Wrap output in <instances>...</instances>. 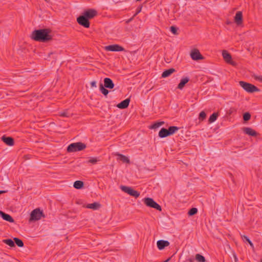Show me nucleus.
<instances>
[{
    "label": "nucleus",
    "instance_id": "nucleus-1",
    "mask_svg": "<svg viewBox=\"0 0 262 262\" xmlns=\"http://www.w3.org/2000/svg\"><path fill=\"white\" fill-rule=\"evenodd\" d=\"M32 38L36 41L46 42L51 40L52 36L48 29H40L33 31Z\"/></svg>",
    "mask_w": 262,
    "mask_h": 262
},
{
    "label": "nucleus",
    "instance_id": "nucleus-2",
    "mask_svg": "<svg viewBox=\"0 0 262 262\" xmlns=\"http://www.w3.org/2000/svg\"><path fill=\"white\" fill-rule=\"evenodd\" d=\"M86 147V145L81 142L74 143L70 144L67 148L69 152L80 151Z\"/></svg>",
    "mask_w": 262,
    "mask_h": 262
},
{
    "label": "nucleus",
    "instance_id": "nucleus-3",
    "mask_svg": "<svg viewBox=\"0 0 262 262\" xmlns=\"http://www.w3.org/2000/svg\"><path fill=\"white\" fill-rule=\"evenodd\" d=\"M239 85L243 89L248 93L259 91V89L254 85L243 81H239Z\"/></svg>",
    "mask_w": 262,
    "mask_h": 262
},
{
    "label": "nucleus",
    "instance_id": "nucleus-4",
    "mask_svg": "<svg viewBox=\"0 0 262 262\" xmlns=\"http://www.w3.org/2000/svg\"><path fill=\"white\" fill-rule=\"evenodd\" d=\"M143 201L147 207L153 208L159 211L162 210L161 207L152 198H145L143 200Z\"/></svg>",
    "mask_w": 262,
    "mask_h": 262
},
{
    "label": "nucleus",
    "instance_id": "nucleus-5",
    "mask_svg": "<svg viewBox=\"0 0 262 262\" xmlns=\"http://www.w3.org/2000/svg\"><path fill=\"white\" fill-rule=\"evenodd\" d=\"M121 189L125 193L129 194L131 196H134L136 198H138L140 195V193L134 189L130 187L121 186Z\"/></svg>",
    "mask_w": 262,
    "mask_h": 262
},
{
    "label": "nucleus",
    "instance_id": "nucleus-6",
    "mask_svg": "<svg viewBox=\"0 0 262 262\" xmlns=\"http://www.w3.org/2000/svg\"><path fill=\"white\" fill-rule=\"evenodd\" d=\"M42 216V212L39 209L33 210L30 214V221H37L40 220Z\"/></svg>",
    "mask_w": 262,
    "mask_h": 262
},
{
    "label": "nucleus",
    "instance_id": "nucleus-7",
    "mask_svg": "<svg viewBox=\"0 0 262 262\" xmlns=\"http://www.w3.org/2000/svg\"><path fill=\"white\" fill-rule=\"evenodd\" d=\"M89 19L86 17L84 15L78 17L77 19V21L79 24L84 27L85 28H89L90 23Z\"/></svg>",
    "mask_w": 262,
    "mask_h": 262
},
{
    "label": "nucleus",
    "instance_id": "nucleus-8",
    "mask_svg": "<svg viewBox=\"0 0 262 262\" xmlns=\"http://www.w3.org/2000/svg\"><path fill=\"white\" fill-rule=\"evenodd\" d=\"M222 56L226 62L232 66H235L236 63L232 61L231 55L226 50H223L222 52Z\"/></svg>",
    "mask_w": 262,
    "mask_h": 262
},
{
    "label": "nucleus",
    "instance_id": "nucleus-9",
    "mask_svg": "<svg viewBox=\"0 0 262 262\" xmlns=\"http://www.w3.org/2000/svg\"><path fill=\"white\" fill-rule=\"evenodd\" d=\"M190 57L193 60L203 59L204 57L198 49H193L190 52Z\"/></svg>",
    "mask_w": 262,
    "mask_h": 262
},
{
    "label": "nucleus",
    "instance_id": "nucleus-10",
    "mask_svg": "<svg viewBox=\"0 0 262 262\" xmlns=\"http://www.w3.org/2000/svg\"><path fill=\"white\" fill-rule=\"evenodd\" d=\"M105 50L107 51H122L124 50L123 48L118 45H112L105 47Z\"/></svg>",
    "mask_w": 262,
    "mask_h": 262
},
{
    "label": "nucleus",
    "instance_id": "nucleus-11",
    "mask_svg": "<svg viewBox=\"0 0 262 262\" xmlns=\"http://www.w3.org/2000/svg\"><path fill=\"white\" fill-rule=\"evenodd\" d=\"M97 14V11L94 9H89L85 11L83 15L88 19H91L95 16Z\"/></svg>",
    "mask_w": 262,
    "mask_h": 262
},
{
    "label": "nucleus",
    "instance_id": "nucleus-12",
    "mask_svg": "<svg viewBox=\"0 0 262 262\" xmlns=\"http://www.w3.org/2000/svg\"><path fill=\"white\" fill-rule=\"evenodd\" d=\"M157 247L160 250H163L165 247H167L169 245L170 243L167 241L164 240H159L157 243Z\"/></svg>",
    "mask_w": 262,
    "mask_h": 262
},
{
    "label": "nucleus",
    "instance_id": "nucleus-13",
    "mask_svg": "<svg viewBox=\"0 0 262 262\" xmlns=\"http://www.w3.org/2000/svg\"><path fill=\"white\" fill-rule=\"evenodd\" d=\"M104 86L105 88L112 89L114 87V84L113 81L110 78H105L104 79Z\"/></svg>",
    "mask_w": 262,
    "mask_h": 262
},
{
    "label": "nucleus",
    "instance_id": "nucleus-14",
    "mask_svg": "<svg viewBox=\"0 0 262 262\" xmlns=\"http://www.w3.org/2000/svg\"><path fill=\"white\" fill-rule=\"evenodd\" d=\"M0 215L5 221L10 223H13L14 222L13 219L8 214H6L2 211H0Z\"/></svg>",
    "mask_w": 262,
    "mask_h": 262
},
{
    "label": "nucleus",
    "instance_id": "nucleus-15",
    "mask_svg": "<svg viewBox=\"0 0 262 262\" xmlns=\"http://www.w3.org/2000/svg\"><path fill=\"white\" fill-rule=\"evenodd\" d=\"M129 102L130 100L129 99H126L124 100L121 102L120 103H119V104H118L117 106L121 109L125 108L127 107V106H128Z\"/></svg>",
    "mask_w": 262,
    "mask_h": 262
},
{
    "label": "nucleus",
    "instance_id": "nucleus-16",
    "mask_svg": "<svg viewBox=\"0 0 262 262\" xmlns=\"http://www.w3.org/2000/svg\"><path fill=\"white\" fill-rule=\"evenodd\" d=\"M114 155L115 156H117L118 157V160H121L124 163H129V159L128 157H126L125 156H124L122 154H120L118 152L114 153Z\"/></svg>",
    "mask_w": 262,
    "mask_h": 262
},
{
    "label": "nucleus",
    "instance_id": "nucleus-17",
    "mask_svg": "<svg viewBox=\"0 0 262 262\" xmlns=\"http://www.w3.org/2000/svg\"><path fill=\"white\" fill-rule=\"evenodd\" d=\"M189 78L188 77L183 78L179 84L178 85V89L182 90L184 87L185 85L189 81Z\"/></svg>",
    "mask_w": 262,
    "mask_h": 262
},
{
    "label": "nucleus",
    "instance_id": "nucleus-18",
    "mask_svg": "<svg viewBox=\"0 0 262 262\" xmlns=\"http://www.w3.org/2000/svg\"><path fill=\"white\" fill-rule=\"evenodd\" d=\"M235 21L237 25H239L242 21V13L241 11H238L235 16Z\"/></svg>",
    "mask_w": 262,
    "mask_h": 262
},
{
    "label": "nucleus",
    "instance_id": "nucleus-19",
    "mask_svg": "<svg viewBox=\"0 0 262 262\" xmlns=\"http://www.w3.org/2000/svg\"><path fill=\"white\" fill-rule=\"evenodd\" d=\"M2 140L8 145L12 146L14 144L13 139L11 137H3Z\"/></svg>",
    "mask_w": 262,
    "mask_h": 262
},
{
    "label": "nucleus",
    "instance_id": "nucleus-20",
    "mask_svg": "<svg viewBox=\"0 0 262 262\" xmlns=\"http://www.w3.org/2000/svg\"><path fill=\"white\" fill-rule=\"evenodd\" d=\"M159 136L160 138H165L169 136V134L168 133L167 129L162 128L159 133Z\"/></svg>",
    "mask_w": 262,
    "mask_h": 262
},
{
    "label": "nucleus",
    "instance_id": "nucleus-21",
    "mask_svg": "<svg viewBox=\"0 0 262 262\" xmlns=\"http://www.w3.org/2000/svg\"><path fill=\"white\" fill-rule=\"evenodd\" d=\"M244 132L249 135L252 136H255L256 135V133L253 129L250 127H246L244 128Z\"/></svg>",
    "mask_w": 262,
    "mask_h": 262
},
{
    "label": "nucleus",
    "instance_id": "nucleus-22",
    "mask_svg": "<svg viewBox=\"0 0 262 262\" xmlns=\"http://www.w3.org/2000/svg\"><path fill=\"white\" fill-rule=\"evenodd\" d=\"M174 69L171 68L168 70H165L164 71L162 74V77L163 78H165L170 76L172 73L174 72Z\"/></svg>",
    "mask_w": 262,
    "mask_h": 262
},
{
    "label": "nucleus",
    "instance_id": "nucleus-23",
    "mask_svg": "<svg viewBox=\"0 0 262 262\" xmlns=\"http://www.w3.org/2000/svg\"><path fill=\"white\" fill-rule=\"evenodd\" d=\"M100 207V204L98 203H93L91 204H88L86 205V207L87 208L92 209L93 210H96L98 209Z\"/></svg>",
    "mask_w": 262,
    "mask_h": 262
},
{
    "label": "nucleus",
    "instance_id": "nucleus-24",
    "mask_svg": "<svg viewBox=\"0 0 262 262\" xmlns=\"http://www.w3.org/2000/svg\"><path fill=\"white\" fill-rule=\"evenodd\" d=\"M179 128L177 126H170L167 129L168 133L169 134V136L173 134L174 133H176L177 130H178Z\"/></svg>",
    "mask_w": 262,
    "mask_h": 262
},
{
    "label": "nucleus",
    "instance_id": "nucleus-25",
    "mask_svg": "<svg viewBox=\"0 0 262 262\" xmlns=\"http://www.w3.org/2000/svg\"><path fill=\"white\" fill-rule=\"evenodd\" d=\"M99 89L100 92L104 95L106 96L108 93V91L105 88V86H103V85L101 83L99 85Z\"/></svg>",
    "mask_w": 262,
    "mask_h": 262
},
{
    "label": "nucleus",
    "instance_id": "nucleus-26",
    "mask_svg": "<svg viewBox=\"0 0 262 262\" xmlns=\"http://www.w3.org/2000/svg\"><path fill=\"white\" fill-rule=\"evenodd\" d=\"M83 186V183L80 181H76L74 183V187L76 189H80Z\"/></svg>",
    "mask_w": 262,
    "mask_h": 262
},
{
    "label": "nucleus",
    "instance_id": "nucleus-27",
    "mask_svg": "<svg viewBox=\"0 0 262 262\" xmlns=\"http://www.w3.org/2000/svg\"><path fill=\"white\" fill-rule=\"evenodd\" d=\"M3 242L11 247H13L15 245L14 242L11 239H4Z\"/></svg>",
    "mask_w": 262,
    "mask_h": 262
},
{
    "label": "nucleus",
    "instance_id": "nucleus-28",
    "mask_svg": "<svg viewBox=\"0 0 262 262\" xmlns=\"http://www.w3.org/2000/svg\"><path fill=\"white\" fill-rule=\"evenodd\" d=\"M217 116H218L217 113H214L212 114L210 116V118L209 119V122L212 123V122H214L216 120Z\"/></svg>",
    "mask_w": 262,
    "mask_h": 262
},
{
    "label": "nucleus",
    "instance_id": "nucleus-29",
    "mask_svg": "<svg viewBox=\"0 0 262 262\" xmlns=\"http://www.w3.org/2000/svg\"><path fill=\"white\" fill-rule=\"evenodd\" d=\"M164 122L163 121L157 122L152 124L150 128L152 129H157L162 126Z\"/></svg>",
    "mask_w": 262,
    "mask_h": 262
},
{
    "label": "nucleus",
    "instance_id": "nucleus-30",
    "mask_svg": "<svg viewBox=\"0 0 262 262\" xmlns=\"http://www.w3.org/2000/svg\"><path fill=\"white\" fill-rule=\"evenodd\" d=\"M195 259L196 260L200 262H205L206 260L205 257L200 254H196Z\"/></svg>",
    "mask_w": 262,
    "mask_h": 262
},
{
    "label": "nucleus",
    "instance_id": "nucleus-31",
    "mask_svg": "<svg viewBox=\"0 0 262 262\" xmlns=\"http://www.w3.org/2000/svg\"><path fill=\"white\" fill-rule=\"evenodd\" d=\"M14 240L16 244L19 247H22L24 246L23 242L21 240L18 239V238H14Z\"/></svg>",
    "mask_w": 262,
    "mask_h": 262
},
{
    "label": "nucleus",
    "instance_id": "nucleus-32",
    "mask_svg": "<svg viewBox=\"0 0 262 262\" xmlns=\"http://www.w3.org/2000/svg\"><path fill=\"white\" fill-rule=\"evenodd\" d=\"M198 212V209L196 208H192L188 212L189 215H193L195 214Z\"/></svg>",
    "mask_w": 262,
    "mask_h": 262
},
{
    "label": "nucleus",
    "instance_id": "nucleus-33",
    "mask_svg": "<svg viewBox=\"0 0 262 262\" xmlns=\"http://www.w3.org/2000/svg\"><path fill=\"white\" fill-rule=\"evenodd\" d=\"M251 115L249 113H246L243 115V119L245 121H248L250 120Z\"/></svg>",
    "mask_w": 262,
    "mask_h": 262
},
{
    "label": "nucleus",
    "instance_id": "nucleus-34",
    "mask_svg": "<svg viewBox=\"0 0 262 262\" xmlns=\"http://www.w3.org/2000/svg\"><path fill=\"white\" fill-rule=\"evenodd\" d=\"M99 160L97 158H91L90 160L88 161L89 163H91L93 164H96Z\"/></svg>",
    "mask_w": 262,
    "mask_h": 262
},
{
    "label": "nucleus",
    "instance_id": "nucleus-35",
    "mask_svg": "<svg viewBox=\"0 0 262 262\" xmlns=\"http://www.w3.org/2000/svg\"><path fill=\"white\" fill-rule=\"evenodd\" d=\"M206 114L204 112L202 111L199 114V119L203 120L206 117Z\"/></svg>",
    "mask_w": 262,
    "mask_h": 262
},
{
    "label": "nucleus",
    "instance_id": "nucleus-36",
    "mask_svg": "<svg viewBox=\"0 0 262 262\" xmlns=\"http://www.w3.org/2000/svg\"><path fill=\"white\" fill-rule=\"evenodd\" d=\"M170 31L173 34H177V29L174 27L171 26L170 28Z\"/></svg>",
    "mask_w": 262,
    "mask_h": 262
},
{
    "label": "nucleus",
    "instance_id": "nucleus-37",
    "mask_svg": "<svg viewBox=\"0 0 262 262\" xmlns=\"http://www.w3.org/2000/svg\"><path fill=\"white\" fill-rule=\"evenodd\" d=\"M254 78L255 80L262 82V75H254Z\"/></svg>",
    "mask_w": 262,
    "mask_h": 262
},
{
    "label": "nucleus",
    "instance_id": "nucleus-38",
    "mask_svg": "<svg viewBox=\"0 0 262 262\" xmlns=\"http://www.w3.org/2000/svg\"><path fill=\"white\" fill-rule=\"evenodd\" d=\"M236 111V108L234 107H230L229 110L228 111V113L229 115L232 114V113L235 112Z\"/></svg>",
    "mask_w": 262,
    "mask_h": 262
},
{
    "label": "nucleus",
    "instance_id": "nucleus-39",
    "mask_svg": "<svg viewBox=\"0 0 262 262\" xmlns=\"http://www.w3.org/2000/svg\"><path fill=\"white\" fill-rule=\"evenodd\" d=\"M90 84H91V86L93 87V88H96L97 87L96 82L95 81H91Z\"/></svg>",
    "mask_w": 262,
    "mask_h": 262
},
{
    "label": "nucleus",
    "instance_id": "nucleus-40",
    "mask_svg": "<svg viewBox=\"0 0 262 262\" xmlns=\"http://www.w3.org/2000/svg\"><path fill=\"white\" fill-rule=\"evenodd\" d=\"M61 115L64 117H69L70 115L67 112H64L61 114Z\"/></svg>",
    "mask_w": 262,
    "mask_h": 262
},
{
    "label": "nucleus",
    "instance_id": "nucleus-41",
    "mask_svg": "<svg viewBox=\"0 0 262 262\" xmlns=\"http://www.w3.org/2000/svg\"><path fill=\"white\" fill-rule=\"evenodd\" d=\"M243 237H244V239H246L248 242H249L250 241V240L249 239V238L247 236H245V235L243 236Z\"/></svg>",
    "mask_w": 262,
    "mask_h": 262
},
{
    "label": "nucleus",
    "instance_id": "nucleus-42",
    "mask_svg": "<svg viewBox=\"0 0 262 262\" xmlns=\"http://www.w3.org/2000/svg\"><path fill=\"white\" fill-rule=\"evenodd\" d=\"M233 257L234 258L235 261L237 262V256H236V255H235V253L233 254Z\"/></svg>",
    "mask_w": 262,
    "mask_h": 262
},
{
    "label": "nucleus",
    "instance_id": "nucleus-43",
    "mask_svg": "<svg viewBox=\"0 0 262 262\" xmlns=\"http://www.w3.org/2000/svg\"><path fill=\"white\" fill-rule=\"evenodd\" d=\"M250 245V246L252 247V248H253L254 247V246H253V244H252V243L251 242V241H250L249 242H248Z\"/></svg>",
    "mask_w": 262,
    "mask_h": 262
},
{
    "label": "nucleus",
    "instance_id": "nucleus-44",
    "mask_svg": "<svg viewBox=\"0 0 262 262\" xmlns=\"http://www.w3.org/2000/svg\"><path fill=\"white\" fill-rule=\"evenodd\" d=\"M7 191L6 190H0V194L7 192Z\"/></svg>",
    "mask_w": 262,
    "mask_h": 262
},
{
    "label": "nucleus",
    "instance_id": "nucleus-45",
    "mask_svg": "<svg viewBox=\"0 0 262 262\" xmlns=\"http://www.w3.org/2000/svg\"><path fill=\"white\" fill-rule=\"evenodd\" d=\"M260 262H262V258L260 259Z\"/></svg>",
    "mask_w": 262,
    "mask_h": 262
},
{
    "label": "nucleus",
    "instance_id": "nucleus-46",
    "mask_svg": "<svg viewBox=\"0 0 262 262\" xmlns=\"http://www.w3.org/2000/svg\"><path fill=\"white\" fill-rule=\"evenodd\" d=\"M225 1H226V0H225Z\"/></svg>",
    "mask_w": 262,
    "mask_h": 262
}]
</instances>
